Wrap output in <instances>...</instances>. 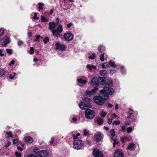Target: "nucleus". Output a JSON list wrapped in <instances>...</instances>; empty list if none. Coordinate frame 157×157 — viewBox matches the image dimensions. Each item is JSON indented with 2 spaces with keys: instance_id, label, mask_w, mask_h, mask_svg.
Here are the masks:
<instances>
[{
  "instance_id": "f257e3e1",
  "label": "nucleus",
  "mask_w": 157,
  "mask_h": 157,
  "mask_svg": "<svg viewBox=\"0 0 157 157\" xmlns=\"http://www.w3.org/2000/svg\"><path fill=\"white\" fill-rule=\"evenodd\" d=\"M56 23L54 22L49 23V29L51 30L53 35L55 37H59L60 36V34L63 31V26L61 24H58L62 22V21L59 20V18L56 19Z\"/></svg>"
},
{
  "instance_id": "f03ea898",
  "label": "nucleus",
  "mask_w": 157,
  "mask_h": 157,
  "mask_svg": "<svg viewBox=\"0 0 157 157\" xmlns=\"http://www.w3.org/2000/svg\"><path fill=\"white\" fill-rule=\"evenodd\" d=\"M103 97L101 96H95L93 98V100L97 105H102L105 101L108 99L109 98V95L107 94H102Z\"/></svg>"
},
{
  "instance_id": "7ed1b4c3",
  "label": "nucleus",
  "mask_w": 157,
  "mask_h": 157,
  "mask_svg": "<svg viewBox=\"0 0 157 157\" xmlns=\"http://www.w3.org/2000/svg\"><path fill=\"white\" fill-rule=\"evenodd\" d=\"M95 112L90 109H87L85 112V116L86 117L89 119H92L95 116Z\"/></svg>"
},
{
  "instance_id": "20e7f679",
  "label": "nucleus",
  "mask_w": 157,
  "mask_h": 157,
  "mask_svg": "<svg viewBox=\"0 0 157 157\" xmlns=\"http://www.w3.org/2000/svg\"><path fill=\"white\" fill-rule=\"evenodd\" d=\"M74 148L77 150L80 149L83 145V143L80 140H75L73 142Z\"/></svg>"
},
{
  "instance_id": "39448f33",
  "label": "nucleus",
  "mask_w": 157,
  "mask_h": 157,
  "mask_svg": "<svg viewBox=\"0 0 157 157\" xmlns=\"http://www.w3.org/2000/svg\"><path fill=\"white\" fill-rule=\"evenodd\" d=\"M100 92L102 94H105L108 93L110 94H113L114 92V90L111 88L106 87L102 90H100Z\"/></svg>"
},
{
  "instance_id": "423d86ee",
  "label": "nucleus",
  "mask_w": 157,
  "mask_h": 157,
  "mask_svg": "<svg viewBox=\"0 0 157 157\" xmlns=\"http://www.w3.org/2000/svg\"><path fill=\"white\" fill-rule=\"evenodd\" d=\"M93 154L95 157H103V154L102 152L98 149L93 150Z\"/></svg>"
},
{
  "instance_id": "0eeeda50",
  "label": "nucleus",
  "mask_w": 157,
  "mask_h": 157,
  "mask_svg": "<svg viewBox=\"0 0 157 157\" xmlns=\"http://www.w3.org/2000/svg\"><path fill=\"white\" fill-rule=\"evenodd\" d=\"M63 38L66 41H71L73 39V36L71 33H67L64 34Z\"/></svg>"
},
{
  "instance_id": "6e6552de",
  "label": "nucleus",
  "mask_w": 157,
  "mask_h": 157,
  "mask_svg": "<svg viewBox=\"0 0 157 157\" xmlns=\"http://www.w3.org/2000/svg\"><path fill=\"white\" fill-rule=\"evenodd\" d=\"M79 107L82 109H86L87 108H90L91 105L90 104H86L83 101H81L79 104Z\"/></svg>"
},
{
  "instance_id": "1a4fd4ad",
  "label": "nucleus",
  "mask_w": 157,
  "mask_h": 157,
  "mask_svg": "<svg viewBox=\"0 0 157 157\" xmlns=\"http://www.w3.org/2000/svg\"><path fill=\"white\" fill-rule=\"evenodd\" d=\"M99 79L96 77H93L91 79L90 85L98 86L99 84Z\"/></svg>"
},
{
  "instance_id": "9d476101",
  "label": "nucleus",
  "mask_w": 157,
  "mask_h": 157,
  "mask_svg": "<svg viewBox=\"0 0 157 157\" xmlns=\"http://www.w3.org/2000/svg\"><path fill=\"white\" fill-rule=\"evenodd\" d=\"M3 44H0V46L2 47L3 46H6L7 44L10 42V39L7 36H5L3 39Z\"/></svg>"
},
{
  "instance_id": "9b49d317",
  "label": "nucleus",
  "mask_w": 157,
  "mask_h": 157,
  "mask_svg": "<svg viewBox=\"0 0 157 157\" xmlns=\"http://www.w3.org/2000/svg\"><path fill=\"white\" fill-rule=\"evenodd\" d=\"M124 155L123 152L121 151L118 150H116L114 155V157H123Z\"/></svg>"
},
{
  "instance_id": "f8f14e48",
  "label": "nucleus",
  "mask_w": 157,
  "mask_h": 157,
  "mask_svg": "<svg viewBox=\"0 0 157 157\" xmlns=\"http://www.w3.org/2000/svg\"><path fill=\"white\" fill-rule=\"evenodd\" d=\"M56 49H60L62 51L64 50L65 47L63 44H60L59 43H57L56 44Z\"/></svg>"
},
{
  "instance_id": "ddd939ff",
  "label": "nucleus",
  "mask_w": 157,
  "mask_h": 157,
  "mask_svg": "<svg viewBox=\"0 0 157 157\" xmlns=\"http://www.w3.org/2000/svg\"><path fill=\"white\" fill-rule=\"evenodd\" d=\"M98 90V89L97 87H95L91 91H86V93L87 95H94Z\"/></svg>"
},
{
  "instance_id": "4468645a",
  "label": "nucleus",
  "mask_w": 157,
  "mask_h": 157,
  "mask_svg": "<svg viewBox=\"0 0 157 157\" xmlns=\"http://www.w3.org/2000/svg\"><path fill=\"white\" fill-rule=\"evenodd\" d=\"M48 154V152L46 150H41L40 154L38 155L39 157H45Z\"/></svg>"
},
{
  "instance_id": "2eb2a0df",
  "label": "nucleus",
  "mask_w": 157,
  "mask_h": 157,
  "mask_svg": "<svg viewBox=\"0 0 157 157\" xmlns=\"http://www.w3.org/2000/svg\"><path fill=\"white\" fill-rule=\"evenodd\" d=\"M136 148V145L133 143L129 144L127 147V149L130 151L134 150Z\"/></svg>"
},
{
  "instance_id": "dca6fc26",
  "label": "nucleus",
  "mask_w": 157,
  "mask_h": 157,
  "mask_svg": "<svg viewBox=\"0 0 157 157\" xmlns=\"http://www.w3.org/2000/svg\"><path fill=\"white\" fill-rule=\"evenodd\" d=\"M25 141L29 143H32L33 142V138L30 136L25 137Z\"/></svg>"
},
{
  "instance_id": "f3484780",
  "label": "nucleus",
  "mask_w": 157,
  "mask_h": 157,
  "mask_svg": "<svg viewBox=\"0 0 157 157\" xmlns=\"http://www.w3.org/2000/svg\"><path fill=\"white\" fill-rule=\"evenodd\" d=\"M95 139L97 141H100L101 138V134L100 132H98L95 135Z\"/></svg>"
},
{
  "instance_id": "a211bd4d",
  "label": "nucleus",
  "mask_w": 157,
  "mask_h": 157,
  "mask_svg": "<svg viewBox=\"0 0 157 157\" xmlns=\"http://www.w3.org/2000/svg\"><path fill=\"white\" fill-rule=\"evenodd\" d=\"M41 150L37 147H35L34 149V152L35 153L38 155L40 152Z\"/></svg>"
},
{
  "instance_id": "6ab92c4d",
  "label": "nucleus",
  "mask_w": 157,
  "mask_h": 157,
  "mask_svg": "<svg viewBox=\"0 0 157 157\" xmlns=\"http://www.w3.org/2000/svg\"><path fill=\"white\" fill-rule=\"evenodd\" d=\"M77 80L78 82L83 84H85L87 82L86 80H83L81 78L77 79Z\"/></svg>"
},
{
  "instance_id": "aec40b11",
  "label": "nucleus",
  "mask_w": 157,
  "mask_h": 157,
  "mask_svg": "<svg viewBox=\"0 0 157 157\" xmlns=\"http://www.w3.org/2000/svg\"><path fill=\"white\" fill-rule=\"evenodd\" d=\"M86 67L90 70H91L92 68L96 69V67L94 65H90V64H88L86 65Z\"/></svg>"
},
{
  "instance_id": "412c9836",
  "label": "nucleus",
  "mask_w": 157,
  "mask_h": 157,
  "mask_svg": "<svg viewBox=\"0 0 157 157\" xmlns=\"http://www.w3.org/2000/svg\"><path fill=\"white\" fill-rule=\"evenodd\" d=\"M83 100L86 102V104H90V100L89 98L86 97L84 98Z\"/></svg>"
},
{
  "instance_id": "4be33fe9",
  "label": "nucleus",
  "mask_w": 157,
  "mask_h": 157,
  "mask_svg": "<svg viewBox=\"0 0 157 157\" xmlns=\"http://www.w3.org/2000/svg\"><path fill=\"white\" fill-rule=\"evenodd\" d=\"M98 51L101 52H103L105 50V48L102 46H100L99 47Z\"/></svg>"
},
{
  "instance_id": "5701e85b",
  "label": "nucleus",
  "mask_w": 157,
  "mask_h": 157,
  "mask_svg": "<svg viewBox=\"0 0 157 157\" xmlns=\"http://www.w3.org/2000/svg\"><path fill=\"white\" fill-rule=\"evenodd\" d=\"M103 68H106L109 67V65L107 62H105L101 64Z\"/></svg>"
},
{
  "instance_id": "b1692460",
  "label": "nucleus",
  "mask_w": 157,
  "mask_h": 157,
  "mask_svg": "<svg viewBox=\"0 0 157 157\" xmlns=\"http://www.w3.org/2000/svg\"><path fill=\"white\" fill-rule=\"evenodd\" d=\"M100 73L102 75H105L107 74V71L105 70L101 71H100Z\"/></svg>"
},
{
  "instance_id": "393cba45",
  "label": "nucleus",
  "mask_w": 157,
  "mask_h": 157,
  "mask_svg": "<svg viewBox=\"0 0 157 157\" xmlns=\"http://www.w3.org/2000/svg\"><path fill=\"white\" fill-rule=\"evenodd\" d=\"M40 38H42L41 37V36L38 35H36L35 36V39H34V41L35 42H36V41H40Z\"/></svg>"
},
{
  "instance_id": "a878e982",
  "label": "nucleus",
  "mask_w": 157,
  "mask_h": 157,
  "mask_svg": "<svg viewBox=\"0 0 157 157\" xmlns=\"http://www.w3.org/2000/svg\"><path fill=\"white\" fill-rule=\"evenodd\" d=\"M97 121L98 124L99 125H101L103 123V120L101 118H98Z\"/></svg>"
},
{
  "instance_id": "bb28decb",
  "label": "nucleus",
  "mask_w": 157,
  "mask_h": 157,
  "mask_svg": "<svg viewBox=\"0 0 157 157\" xmlns=\"http://www.w3.org/2000/svg\"><path fill=\"white\" fill-rule=\"evenodd\" d=\"M41 20L42 22H47L48 21V19L44 16H43L41 17Z\"/></svg>"
},
{
  "instance_id": "cd10ccee",
  "label": "nucleus",
  "mask_w": 157,
  "mask_h": 157,
  "mask_svg": "<svg viewBox=\"0 0 157 157\" xmlns=\"http://www.w3.org/2000/svg\"><path fill=\"white\" fill-rule=\"evenodd\" d=\"M109 65L113 67H117L116 65L115 64V63L114 62L109 61Z\"/></svg>"
},
{
  "instance_id": "c85d7f7f",
  "label": "nucleus",
  "mask_w": 157,
  "mask_h": 157,
  "mask_svg": "<svg viewBox=\"0 0 157 157\" xmlns=\"http://www.w3.org/2000/svg\"><path fill=\"white\" fill-rule=\"evenodd\" d=\"M5 71L2 69H0V77L5 75Z\"/></svg>"
},
{
  "instance_id": "c756f323",
  "label": "nucleus",
  "mask_w": 157,
  "mask_h": 157,
  "mask_svg": "<svg viewBox=\"0 0 157 157\" xmlns=\"http://www.w3.org/2000/svg\"><path fill=\"white\" fill-rule=\"evenodd\" d=\"M17 74L14 72L13 74H10V75L9 77L11 79H13L14 78L15 76L17 75Z\"/></svg>"
},
{
  "instance_id": "7c9ffc66",
  "label": "nucleus",
  "mask_w": 157,
  "mask_h": 157,
  "mask_svg": "<svg viewBox=\"0 0 157 157\" xmlns=\"http://www.w3.org/2000/svg\"><path fill=\"white\" fill-rule=\"evenodd\" d=\"M34 48L33 47H31L30 48L29 52L30 54L32 55L34 53Z\"/></svg>"
},
{
  "instance_id": "2f4dec72",
  "label": "nucleus",
  "mask_w": 157,
  "mask_h": 157,
  "mask_svg": "<svg viewBox=\"0 0 157 157\" xmlns=\"http://www.w3.org/2000/svg\"><path fill=\"white\" fill-rule=\"evenodd\" d=\"M120 124V122L119 121H115L113 122L112 124L113 125L115 124L116 125H119Z\"/></svg>"
},
{
  "instance_id": "473e14b6",
  "label": "nucleus",
  "mask_w": 157,
  "mask_h": 157,
  "mask_svg": "<svg viewBox=\"0 0 157 157\" xmlns=\"http://www.w3.org/2000/svg\"><path fill=\"white\" fill-rule=\"evenodd\" d=\"M110 134L112 136H114L115 135V132L113 129L111 130L110 131Z\"/></svg>"
},
{
  "instance_id": "72a5a7b5",
  "label": "nucleus",
  "mask_w": 157,
  "mask_h": 157,
  "mask_svg": "<svg viewBox=\"0 0 157 157\" xmlns=\"http://www.w3.org/2000/svg\"><path fill=\"white\" fill-rule=\"evenodd\" d=\"M104 54L103 53L101 54V55L100 56V60L101 61H103L104 60Z\"/></svg>"
},
{
  "instance_id": "f704fd0d",
  "label": "nucleus",
  "mask_w": 157,
  "mask_h": 157,
  "mask_svg": "<svg viewBox=\"0 0 157 157\" xmlns=\"http://www.w3.org/2000/svg\"><path fill=\"white\" fill-rule=\"evenodd\" d=\"M6 134L8 135L7 136V138H8L9 137H12L13 136V135L11 132H6Z\"/></svg>"
},
{
  "instance_id": "c9c22d12",
  "label": "nucleus",
  "mask_w": 157,
  "mask_h": 157,
  "mask_svg": "<svg viewBox=\"0 0 157 157\" xmlns=\"http://www.w3.org/2000/svg\"><path fill=\"white\" fill-rule=\"evenodd\" d=\"M100 114L102 117H105L107 114V113L104 111H102L101 112Z\"/></svg>"
},
{
  "instance_id": "e433bc0d",
  "label": "nucleus",
  "mask_w": 157,
  "mask_h": 157,
  "mask_svg": "<svg viewBox=\"0 0 157 157\" xmlns=\"http://www.w3.org/2000/svg\"><path fill=\"white\" fill-rule=\"evenodd\" d=\"M4 31L2 28H0V36H2L4 34Z\"/></svg>"
},
{
  "instance_id": "4c0bfd02",
  "label": "nucleus",
  "mask_w": 157,
  "mask_h": 157,
  "mask_svg": "<svg viewBox=\"0 0 157 157\" xmlns=\"http://www.w3.org/2000/svg\"><path fill=\"white\" fill-rule=\"evenodd\" d=\"M39 6L38 7V8L39 9V11H40V10H43V7H42V6H43V5H44V4H43V3H39Z\"/></svg>"
},
{
  "instance_id": "58836bf2",
  "label": "nucleus",
  "mask_w": 157,
  "mask_h": 157,
  "mask_svg": "<svg viewBox=\"0 0 157 157\" xmlns=\"http://www.w3.org/2000/svg\"><path fill=\"white\" fill-rule=\"evenodd\" d=\"M49 41V39L48 37H45L43 40V41H44L45 44H47Z\"/></svg>"
},
{
  "instance_id": "ea45409f",
  "label": "nucleus",
  "mask_w": 157,
  "mask_h": 157,
  "mask_svg": "<svg viewBox=\"0 0 157 157\" xmlns=\"http://www.w3.org/2000/svg\"><path fill=\"white\" fill-rule=\"evenodd\" d=\"M121 131L123 132H124L126 131V127L124 126H122L121 127Z\"/></svg>"
},
{
  "instance_id": "a19ab883",
  "label": "nucleus",
  "mask_w": 157,
  "mask_h": 157,
  "mask_svg": "<svg viewBox=\"0 0 157 157\" xmlns=\"http://www.w3.org/2000/svg\"><path fill=\"white\" fill-rule=\"evenodd\" d=\"M15 154L17 157H21V154L20 153L16 151L15 152Z\"/></svg>"
},
{
  "instance_id": "79ce46f5",
  "label": "nucleus",
  "mask_w": 157,
  "mask_h": 157,
  "mask_svg": "<svg viewBox=\"0 0 157 157\" xmlns=\"http://www.w3.org/2000/svg\"><path fill=\"white\" fill-rule=\"evenodd\" d=\"M95 56V55L93 53L92 54V56H89V59H93L94 58Z\"/></svg>"
},
{
  "instance_id": "37998d69",
  "label": "nucleus",
  "mask_w": 157,
  "mask_h": 157,
  "mask_svg": "<svg viewBox=\"0 0 157 157\" xmlns=\"http://www.w3.org/2000/svg\"><path fill=\"white\" fill-rule=\"evenodd\" d=\"M84 135L85 136L88 135L89 134L88 132L86 129L83 130Z\"/></svg>"
},
{
  "instance_id": "c03bdc74",
  "label": "nucleus",
  "mask_w": 157,
  "mask_h": 157,
  "mask_svg": "<svg viewBox=\"0 0 157 157\" xmlns=\"http://www.w3.org/2000/svg\"><path fill=\"white\" fill-rule=\"evenodd\" d=\"M109 83L108 84V85L109 86H112L113 85V81L111 79L109 80Z\"/></svg>"
},
{
  "instance_id": "a18cd8bd",
  "label": "nucleus",
  "mask_w": 157,
  "mask_h": 157,
  "mask_svg": "<svg viewBox=\"0 0 157 157\" xmlns=\"http://www.w3.org/2000/svg\"><path fill=\"white\" fill-rule=\"evenodd\" d=\"M33 18L34 19L38 20L39 19V17L37 16V14L35 13L34 14V16L33 17Z\"/></svg>"
},
{
  "instance_id": "49530a36",
  "label": "nucleus",
  "mask_w": 157,
  "mask_h": 157,
  "mask_svg": "<svg viewBox=\"0 0 157 157\" xmlns=\"http://www.w3.org/2000/svg\"><path fill=\"white\" fill-rule=\"evenodd\" d=\"M132 130V128L131 127H129L127 129V131L128 133H130L131 132Z\"/></svg>"
},
{
  "instance_id": "de8ad7c7",
  "label": "nucleus",
  "mask_w": 157,
  "mask_h": 157,
  "mask_svg": "<svg viewBox=\"0 0 157 157\" xmlns=\"http://www.w3.org/2000/svg\"><path fill=\"white\" fill-rule=\"evenodd\" d=\"M11 143L10 141H8L7 143L5 145V147H7L11 145Z\"/></svg>"
},
{
  "instance_id": "09e8293b",
  "label": "nucleus",
  "mask_w": 157,
  "mask_h": 157,
  "mask_svg": "<svg viewBox=\"0 0 157 157\" xmlns=\"http://www.w3.org/2000/svg\"><path fill=\"white\" fill-rule=\"evenodd\" d=\"M113 118H112L109 119H108V124H111L112 122Z\"/></svg>"
},
{
  "instance_id": "8fccbe9b",
  "label": "nucleus",
  "mask_w": 157,
  "mask_h": 157,
  "mask_svg": "<svg viewBox=\"0 0 157 157\" xmlns=\"http://www.w3.org/2000/svg\"><path fill=\"white\" fill-rule=\"evenodd\" d=\"M7 53H9V54L11 55L12 53V50L10 49H6Z\"/></svg>"
},
{
  "instance_id": "3c124183",
  "label": "nucleus",
  "mask_w": 157,
  "mask_h": 157,
  "mask_svg": "<svg viewBox=\"0 0 157 157\" xmlns=\"http://www.w3.org/2000/svg\"><path fill=\"white\" fill-rule=\"evenodd\" d=\"M133 112V110H132L131 108L129 109V111L128 112L129 114L130 115H131L132 113V112Z\"/></svg>"
},
{
  "instance_id": "603ef678",
  "label": "nucleus",
  "mask_w": 157,
  "mask_h": 157,
  "mask_svg": "<svg viewBox=\"0 0 157 157\" xmlns=\"http://www.w3.org/2000/svg\"><path fill=\"white\" fill-rule=\"evenodd\" d=\"M54 141V138L53 137H52L51 138V140L50 141V143L52 144H53Z\"/></svg>"
},
{
  "instance_id": "864d4df0",
  "label": "nucleus",
  "mask_w": 157,
  "mask_h": 157,
  "mask_svg": "<svg viewBox=\"0 0 157 157\" xmlns=\"http://www.w3.org/2000/svg\"><path fill=\"white\" fill-rule=\"evenodd\" d=\"M73 139H75V140H78V137L75 134H73Z\"/></svg>"
},
{
  "instance_id": "5fc2aeb1",
  "label": "nucleus",
  "mask_w": 157,
  "mask_h": 157,
  "mask_svg": "<svg viewBox=\"0 0 157 157\" xmlns=\"http://www.w3.org/2000/svg\"><path fill=\"white\" fill-rule=\"evenodd\" d=\"M23 44V42L22 41H20L18 42V44L19 46L22 45Z\"/></svg>"
},
{
  "instance_id": "6e6d98bb",
  "label": "nucleus",
  "mask_w": 157,
  "mask_h": 157,
  "mask_svg": "<svg viewBox=\"0 0 157 157\" xmlns=\"http://www.w3.org/2000/svg\"><path fill=\"white\" fill-rule=\"evenodd\" d=\"M15 63V61L14 60H12L11 62L9 63V65L11 66L13 64Z\"/></svg>"
},
{
  "instance_id": "4d7b16f0",
  "label": "nucleus",
  "mask_w": 157,
  "mask_h": 157,
  "mask_svg": "<svg viewBox=\"0 0 157 157\" xmlns=\"http://www.w3.org/2000/svg\"><path fill=\"white\" fill-rule=\"evenodd\" d=\"M2 50L1 49H0V56H4V55L2 53Z\"/></svg>"
},
{
  "instance_id": "13d9d810",
  "label": "nucleus",
  "mask_w": 157,
  "mask_h": 157,
  "mask_svg": "<svg viewBox=\"0 0 157 157\" xmlns=\"http://www.w3.org/2000/svg\"><path fill=\"white\" fill-rule=\"evenodd\" d=\"M26 157H37L35 155L33 154H31L28 155Z\"/></svg>"
},
{
  "instance_id": "bf43d9fd",
  "label": "nucleus",
  "mask_w": 157,
  "mask_h": 157,
  "mask_svg": "<svg viewBox=\"0 0 157 157\" xmlns=\"http://www.w3.org/2000/svg\"><path fill=\"white\" fill-rule=\"evenodd\" d=\"M113 116H114V117L116 118L117 117V115L115 113H112L111 117H112Z\"/></svg>"
},
{
  "instance_id": "052dcab7",
  "label": "nucleus",
  "mask_w": 157,
  "mask_h": 157,
  "mask_svg": "<svg viewBox=\"0 0 157 157\" xmlns=\"http://www.w3.org/2000/svg\"><path fill=\"white\" fill-rule=\"evenodd\" d=\"M28 36L29 37H31L32 36V33L30 32H29L28 33Z\"/></svg>"
},
{
  "instance_id": "680f3d73",
  "label": "nucleus",
  "mask_w": 157,
  "mask_h": 157,
  "mask_svg": "<svg viewBox=\"0 0 157 157\" xmlns=\"http://www.w3.org/2000/svg\"><path fill=\"white\" fill-rule=\"evenodd\" d=\"M17 149L18 150L20 151H22L23 150V149L20 147H17Z\"/></svg>"
},
{
  "instance_id": "e2e57ef3",
  "label": "nucleus",
  "mask_w": 157,
  "mask_h": 157,
  "mask_svg": "<svg viewBox=\"0 0 157 157\" xmlns=\"http://www.w3.org/2000/svg\"><path fill=\"white\" fill-rule=\"evenodd\" d=\"M72 25V23H71L69 24H67V27L68 28H70L71 27V25Z\"/></svg>"
},
{
  "instance_id": "0e129e2a",
  "label": "nucleus",
  "mask_w": 157,
  "mask_h": 157,
  "mask_svg": "<svg viewBox=\"0 0 157 157\" xmlns=\"http://www.w3.org/2000/svg\"><path fill=\"white\" fill-rule=\"evenodd\" d=\"M103 128L106 131H108L109 130V128L108 127H106L105 126H104Z\"/></svg>"
},
{
  "instance_id": "69168bd1",
  "label": "nucleus",
  "mask_w": 157,
  "mask_h": 157,
  "mask_svg": "<svg viewBox=\"0 0 157 157\" xmlns=\"http://www.w3.org/2000/svg\"><path fill=\"white\" fill-rule=\"evenodd\" d=\"M108 106L109 108H110L112 107L113 105L112 104H111L109 103H108Z\"/></svg>"
},
{
  "instance_id": "338daca9",
  "label": "nucleus",
  "mask_w": 157,
  "mask_h": 157,
  "mask_svg": "<svg viewBox=\"0 0 157 157\" xmlns=\"http://www.w3.org/2000/svg\"><path fill=\"white\" fill-rule=\"evenodd\" d=\"M15 141L16 140L15 139H13V143L14 144H17V143L15 142Z\"/></svg>"
},
{
  "instance_id": "774afa93",
  "label": "nucleus",
  "mask_w": 157,
  "mask_h": 157,
  "mask_svg": "<svg viewBox=\"0 0 157 157\" xmlns=\"http://www.w3.org/2000/svg\"><path fill=\"white\" fill-rule=\"evenodd\" d=\"M33 61L34 62H37L38 61V59H37V58H34L33 59Z\"/></svg>"
}]
</instances>
